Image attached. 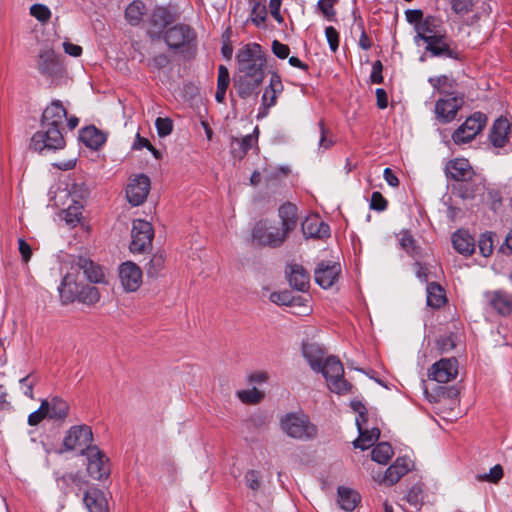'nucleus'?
I'll return each mask as SVG.
<instances>
[{
  "label": "nucleus",
  "instance_id": "35",
  "mask_svg": "<svg viewBox=\"0 0 512 512\" xmlns=\"http://www.w3.org/2000/svg\"><path fill=\"white\" fill-rule=\"evenodd\" d=\"M47 400V415L52 420H64L69 414L68 403L58 396H53Z\"/></svg>",
  "mask_w": 512,
  "mask_h": 512
},
{
  "label": "nucleus",
  "instance_id": "58",
  "mask_svg": "<svg viewBox=\"0 0 512 512\" xmlns=\"http://www.w3.org/2000/svg\"><path fill=\"white\" fill-rule=\"evenodd\" d=\"M325 36H326V39H327V42L329 44L330 49L333 52H336L338 50V47H339V33H338V31L334 27L328 26V27L325 28Z\"/></svg>",
  "mask_w": 512,
  "mask_h": 512
},
{
  "label": "nucleus",
  "instance_id": "5",
  "mask_svg": "<svg viewBox=\"0 0 512 512\" xmlns=\"http://www.w3.org/2000/svg\"><path fill=\"white\" fill-rule=\"evenodd\" d=\"M178 19V13L169 6H155L147 15L146 34L151 40H160Z\"/></svg>",
  "mask_w": 512,
  "mask_h": 512
},
{
  "label": "nucleus",
  "instance_id": "40",
  "mask_svg": "<svg viewBox=\"0 0 512 512\" xmlns=\"http://www.w3.org/2000/svg\"><path fill=\"white\" fill-rule=\"evenodd\" d=\"M146 7L142 1H133L125 10L126 20L133 26L140 24L145 15Z\"/></svg>",
  "mask_w": 512,
  "mask_h": 512
},
{
  "label": "nucleus",
  "instance_id": "8",
  "mask_svg": "<svg viewBox=\"0 0 512 512\" xmlns=\"http://www.w3.org/2000/svg\"><path fill=\"white\" fill-rule=\"evenodd\" d=\"M288 234L282 229L269 225L266 221L257 222L252 229V239L258 245L276 248L282 245Z\"/></svg>",
  "mask_w": 512,
  "mask_h": 512
},
{
  "label": "nucleus",
  "instance_id": "47",
  "mask_svg": "<svg viewBox=\"0 0 512 512\" xmlns=\"http://www.w3.org/2000/svg\"><path fill=\"white\" fill-rule=\"evenodd\" d=\"M406 500L415 511H419L423 504V491L421 487L413 486L408 491Z\"/></svg>",
  "mask_w": 512,
  "mask_h": 512
},
{
  "label": "nucleus",
  "instance_id": "21",
  "mask_svg": "<svg viewBox=\"0 0 512 512\" xmlns=\"http://www.w3.org/2000/svg\"><path fill=\"white\" fill-rule=\"evenodd\" d=\"M445 172L448 177L460 183L470 180L474 175L469 161L464 158L449 161L445 167Z\"/></svg>",
  "mask_w": 512,
  "mask_h": 512
},
{
  "label": "nucleus",
  "instance_id": "30",
  "mask_svg": "<svg viewBox=\"0 0 512 512\" xmlns=\"http://www.w3.org/2000/svg\"><path fill=\"white\" fill-rule=\"evenodd\" d=\"M489 303L499 314L506 316L512 312V295L503 291H494L487 294Z\"/></svg>",
  "mask_w": 512,
  "mask_h": 512
},
{
  "label": "nucleus",
  "instance_id": "54",
  "mask_svg": "<svg viewBox=\"0 0 512 512\" xmlns=\"http://www.w3.org/2000/svg\"><path fill=\"white\" fill-rule=\"evenodd\" d=\"M269 299L272 303L285 306H290L294 301L293 295L289 291L273 292L270 294Z\"/></svg>",
  "mask_w": 512,
  "mask_h": 512
},
{
  "label": "nucleus",
  "instance_id": "6",
  "mask_svg": "<svg viewBox=\"0 0 512 512\" xmlns=\"http://www.w3.org/2000/svg\"><path fill=\"white\" fill-rule=\"evenodd\" d=\"M316 372L322 373L330 391L337 394H344L350 391L351 384L344 379V368L337 357L327 356L321 364V368L316 370Z\"/></svg>",
  "mask_w": 512,
  "mask_h": 512
},
{
  "label": "nucleus",
  "instance_id": "52",
  "mask_svg": "<svg viewBox=\"0 0 512 512\" xmlns=\"http://www.w3.org/2000/svg\"><path fill=\"white\" fill-rule=\"evenodd\" d=\"M170 62V56L166 52H161L151 57L147 65L154 69L161 70L167 67L170 64Z\"/></svg>",
  "mask_w": 512,
  "mask_h": 512
},
{
  "label": "nucleus",
  "instance_id": "24",
  "mask_svg": "<svg viewBox=\"0 0 512 512\" xmlns=\"http://www.w3.org/2000/svg\"><path fill=\"white\" fill-rule=\"evenodd\" d=\"M286 274L291 287L300 292L308 290L310 275L303 266L296 263L290 264L286 269Z\"/></svg>",
  "mask_w": 512,
  "mask_h": 512
},
{
  "label": "nucleus",
  "instance_id": "14",
  "mask_svg": "<svg viewBox=\"0 0 512 512\" xmlns=\"http://www.w3.org/2000/svg\"><path fill=\"white\" fill-rule=\"evenodd\" d=\"M118 275L125 292H135L142 284V270L132 261H126L119 265Z\"/></svg>",
  "mask_w": 512,
  "mask_h": 512
},
{
  "label": "nucleus",
  "instance_id": "17",
  "mask_svg": "<svg viewBox=\"0 0 512 512\" xmlns=\"http://www.w3.org/2000/svg\"><path fill=\"white\" fill-rule=\"evenodd\" d=\"M415 30L417 33L415 41L420 39L425 43L446 33L441 20L435 16L425 17L421 22L416 24Z\"/></svg>",
  "mask_w": 512,
  "mask_h": 512
},
{
  "label": "nucleus",
  "instance_id": "15",
  "mask_svg": "<svg viewBox=\"0 0 512 512\" xmlns=\"http://www.w3.org/2000/svg\"><path fill=\"white\" fill-rule=\"evenodd\" d=\"M458 374V361L456 358H443L429 369L428 377L438 383H447L456 378Z\"/></svg>",
  "mask_w": 512,
  "mask_h": 512
},
{
  "label": "nucleus",
  "instance_id": "10",
  "mask_svg": "<svg viewBox=\"0 0 512 512\" xmlns=\"http://www.w3.org/2000/svg\"><path fill=\"white\" fill-rule=\"evenodd\" d=\"M93 432L90 426L82 424L70 427L63 439V447L66 451L80 450L81 455L88 447H93Z\"/></svg>",
  "mask_w": 512,
  "mask_h": 512
},
{
  "label": "nucleus",
  "instance_id": "7",
  "mask_svg": "<svg viewBox=\"0 0 512 512\" xmlns=\"http://www.w3.org/2000/svg\"><path fill=\"white\" fill-rule=\"evenodd\" d=\"M486 114L477 111L470 115L462 125L452 134V140L456 145L470 143L482 132L487 124Z\"/></svg>",
  "mask_w": 512,
  "mask_h": 512
},
{
  "label": "nucleus",
  "instance_id": "25",
  "mask_svg": "<svg viewBox=\"0 0 512 512\" xmlns=\"http://www.w3.org/2000/svg\"><path fill=\"white\" fill-rule=\"evenodd\" d=\"M259 129L256 126L253 133L246 135L245 137L238 139L233 138L231 141V153L234 158L242 159L246 153L253 147H257Z\"/></svg>",
  "mask_w": 512,
  "mask_h": 512
},
{
  "label": "nucleus",
  "instance_id": "51",
  "mask_svg": "<svg viewBox=\"0 0 512 512\" xmlns=\"http://www.w3.org/2000/svg\"><path fill=\"white\" fill-rule=\"evenodd\" d=\"M30 14L41 23H46L51 18L50 9L43 4H34L30 7Z\"/></svg>",
  "mask_w": 512,
  "mask_h": 512
},
{
  "label": "nucleus",
  "instance_id": "11",
  "mask_svg": "<svg viewBox=\"0 0 512 512\" xmlns=\"http://www.w3.org/2000/svg\"><path fill=\"white\" fill-rule=\"evenodd\" d=\"M154 231L151 223L146 220L133 221L130 250L133 253H142L151 247Z\"/></svg>",
  "mask_w": 512,
  "mask_h": 512
},
{
  "label": "nucleus",
  "instance_id": "22",
  "mask_svg": "<svg viewBox=\"0 0 512 512\" xmlns=\"http://www.w3.org/2000/svg\"><path fill=\"white\" fill-rule=\"evenodd\" d=\"M413 467V462L408 457H398L396 461L385 471L383 482L388 485L397 483L401 477L407 474Z\"/></svg>",
  "mask_w": 512,
  "mask_h": 512
},
{
  "label": "nucleus",
  "instance_id": "43",
  "mask_svg": "<svg viewBox=\"0 0 512 512\" xmlns=\"http://www.w3.org/2000/svg\"><path fill=\"white\" fill-rule=\"evenodd\" d=\"M393 456L392 446L387 442H381L371 452L372 460L379 464H387Z\"/></svg>",
  "mask_w": 512,
  "mask_h": 512
},
{
  "label": "nucleus",
  "instance_id": "57",
  "mask_svg": "<svg viewBox=\"0 0 512 512\" xmlns=\"http://www.w3.org/2000/svg\"><path fill=\"white\" fill-rule=\"evenodd\" d=\"M244 479L246 485L254 491L258 490L261 486V475L256 470L247 471L245 473Z\"/></svg>",
  "mask_w": 512,
  "mask_h": 512
},
{
  "label": "nucleus",
  "instance_id": "1",
  "mask_svg": "<svg viewBox=\"0 0 512 512\" xmlns=\"http://www.w3.org/2000/svg\"><path fill=\"white\" fill-rule=\"evenodd\" d=\"M238 73L234 77V88L242 99L250 97L265 77L266 56L259 44L246 45L236 56Z\"/></svg>",
  "mask_w": 512,
  "mask_h": 512
},
{
  "label": "nucleus",
  "instance_id": "9",
  "mask_svg": "<svg viewBox=\"0 0 512 512\" xmlns=\"http://www.w3.org/2000/svg\"><path fill=\"white\" fill-rule=\"evenodd\" d=\"M83 456L87 459V472L93 479L101 481L109 477L111 472L109 459L98 446L86 448Z\"/></svg>",
  "mask_w": 512,
  "mask_h": 512
},
{
  "label": "nucleus",
  "instance_id": "16",
  "mask_svg": "<svg viewBox=\"0 0 512 512\" xmlns=\"http://www.w3.org/2000/svg\"><path fill=\"white\" fill-rule=\"evenodd\" d=\"M463 103V98L457 96L439 99L435 104L437 120L443 124L452 122L456 118L458 111L462 108Z\"/></svg>",
  "mask_w": 512,
  "mask_h": 512
},
{
  "label": "nucleus",
  "instance_id": "55",
  "mask_svg": "<svg viewBox=\"0 0 512 512\" xmlns=\"http://www.w3.org/2000/svg\"><path fill=\"white\" fill-rule=\"evenodd\" d=\"M478 246H479V250H480L481 254L484 257L490 256L492 254V251H493L492 234H490V233L482 234L480 236Z\"/></svg>",
  "mask_w": 512,
  "mask_h": 512
},
{
  "label": "nucleus",
  "instance_id": "39",
  "mask_svg": "<svg viewBox=\"0 0 512 512\" xmlns=\"http://www.w3.org/2000/svg\"><path fill=\"white\" fill-rule=\"evenodd\" d=\"M446 301L444 290L436 283L431 282L427 286V305L432 308H440Z\"/></svg>",
  "mask_w": 512,
  "mask_h": 512
},
{
  "label": "nucleus",
  "instance_id": "42",
  "mask_svg": "<svg viewBox=\"0 0 512 512\" xmlns=\"http://www.w3.org/2000/svg\"><path fill=\"white\" fill-rule=\"evenodd\" d=\"M100 291L98 288L90 285H83L79 289L77 301L85 305H94L100 300Z\"/></svg>",
  "mask_w": 512,
  "mask_h": 512
},
{
  "label": "nucleus",
  "instance_id": "23",
  "mask_svg": "<svg viewBox=\"0 0 512 512\" xmlns=\"http://www.w3.org/2000/svg\"><path fill=\"white\" fill-rule=\"evenodd\" d=\"M283 91V84L281 77L273 73L270 77L269 85L265 88V91L262 95V106L264 111L261 113L262 116L267 114V110L273 107L277 102V97Z\"/></svg>",
  "mask_w": 512,
  "mask_h": 512
},
{
  "label": "nucleus",
  "instance_id": "33",
  "mask_svg": "<svg viewBox=\"0 0 512 512\" xmlns=\"http://www.w3.org/2000/svg\"><path fill=\"white\" fill-rule=\"evenodd\" d=\"M302 231L306 237L326 238L330 235V227L328 224L316 218H307L302 223Z\"/></svg>",
  "mask_w": 512,
  "mask_h": 512
},
{
  "label": "nucleus",
  "instance_id": "44",
  "mask_svg": "<svg viewBox=\"0 0 512 512\" xmlns=\"http://www.w3.org/2000/svg\"><path fill=\"white\" fill-rule=\"evenodd\" d=\"M236 395L245 404H257L264 398V393L255 387L248 390H238Z\"/></svg>",
  "mask_w": 512,
  "mask_h": 512
},
{
  "label": "nucleus",
  "instance_id": "31",
  "mask_svg": "<svg viewBox=\"0 0 512 512\" xmlns=\"http://www.w3.org/2000/svg\"><path fill=\"white\" fill-rule=\"evenodd\" d=\"M80 139L85 144V146L93 150L100 149L107 140L106 135L95 126H88L83 128L80 131Z\"/></svg>",
  "mask_w": 512,
  "mask_h": 512
},
{
  "label": "nucleus",
  "instance_id": "50",
  "mask_svg": "<svg viewBox=\"0 0 512 512\" xmlns=\"http://www.w3.org/2000/svg\"><path fill=\"white\" fill-rule=\"evenodd\" d=\"M47 400H42L40 407L29 414L27 422L30 426H37L42 420L48 418L47 415Z\"/></svg>",
  "mask_w": 512,
  "mask_h": 512
},
{
  "label": "nucleus",
  "instance_id": "48",
  "mask_svg": "<svg viewBox=\"0 0 512 512\" xmlns=\"http://www.w3.org/2000/svg\"><path fill=\"white\" fill-rule=\"evenodd\" d=\"M165 264V258L162 254H154L147 264V274L150 277L157 276L163 269Z\"/></svg>",
  "mask_w": 512,
  "mask_h": 512
},
{
  "label": "nucleus",
  "instance_id": "4",
  "mask_svg": "<svg viewBox=\"0 0 512 512\" xmlns=\"http://www.w3.org/2000/svg\"><path fill=\"white\" fill-rule=\"evenodd\" d=\"M280 427L289 437L298 440L316 438L318 429L309 417L303 413H288L280 420Z\"/></svg>",
  "mask_w": 512,
  "mask_h": 512
},
{
  "label": "nucleus",
  "instance_id": "41",
  "mask_svg": "<svg viewBox=\"0 0 512 512\" xmlns=\"http://www.w3.org/2000/svg\"><path fill=\"white\" fill-rule=\"evenodd\" d=\"M249 7L251 10L250 19L257 26L265 23L267 18V9L265 0H249Z\"/></svg>",
  "mask_w": 512,
  "mask_h": 512
},
{
  "label": "nucleus",
  "instance_id": "61",
  "mask_svg": "<svg viewBox=\"0 0 512 512\" xmlns=\"http://www.w3.org/2000/svg\"><path fill=\"white\" fill-rule=\"evenodd\" d=\"M272 52L276 57L279 59H286L289 56L290 48L288 45L283 44L282 42L278 40H274L272 42Z\"/></svg>",
  "mask_w": 512,
  "mask_h": 512
},
{
  "label": "nucleus",
  "instance_id": "36",
  "mask_svg": "<svg viewBox=\"0 0 512 512\" xmlns=\"http://www.w3.org/2000/svg\"><path fill=\"white\" fill-rule=\"evenodd\" d=\"M359 502L360 495L356 491L346 487L338 488V504L341 509L351 512L356 508Z\"/></svg>",
  "mask_w": 512,
  "mask_h": 512
},
{
  "label": "nucleus",
  "instance_id": "34",
  "mask_svg": "<svg viewBox=\"0 0 512 512\" xmlns=\"http://www.w3.org/2000/svg\"><path fill=\"white\" fill-rule=\"evenodd\" d=\"M278 213L282 224L281 229L289 234L297 225L298 218L296 205L286 202L280 206Z\"/></svg>",
  "mask_w": 512,
  "mask_h": 512
},
{
  "label": "nucleus",
  "instance_id": "38",
  "mask_svg": "<svg viewBox=\"0 0 512 512\" xmlns=\"http://www.w3.org/2000/svg\"><path fill=\"white\" fill-rule=\"evenodd\" d=\"M85 481L78 473H67L57 478V485L64 493H70L74 488L82 489Z\"/></svg>",
  "mask_w": 512,
  "mask_h": 512
},
{
  "label": "nucleus",
  "instance_id": "62",
  "mask_svg": "<svg viewBox=\"0 0 512 512\" xmlns=\"http://www.w3.org/2000/svg\"><path fill=\"white\" fill-rule=\"evenodd\" d=\"M457 194L463 199H470L474 197L475 187L474 185L466 182H461L457 187Z\"/></svg>",
  "mask_w": 512,
  "mask_h": 512
},
{
  "label": "nucleus",
  "instance_id": "37",
  "mask_svg": "<svg viewBox=\"0 0 512 512\" xmlns=\"http://www.w3.org/2000/svg\"><path fill=\"white\" fill-rule=\"evenodd\" d=\"M358 432L359 437L354 440L353 445L355 448H360L361 450L370 448L380 436V430L376 427H372L371 429L363 427V429L358 430Z\"/></svg>",
  "mask_w": 512,
  "mask_h": 512
},
{
  "label": "nucleus",
  "instance_id": "63",
  "mask_svg": "<svg viewBox=\"0 0 512 512\" xmlns=\"http://www.w3.org/2000/svg\"><path fill=\"white\" fill-rule=\"evenodd\" d=\"M337 1L338 0H319L317 6L328 19H332L335 16L333 6Z\"/></svg>",
  "mask_w": 512,
  "mask_h": 512
},
{
  "label": "nucleus",
  "instance_id": "18",
  "mask_svg": "<svg viewBox=\"0 0 512 512\" xmlns=\"http://www.w3.org/2000/svg\"><path fill=\"white\" fill-rule=\"evenodd\" d=\"M340 273V263L322 261L314 271L315 281L323 289H329L338 280Z\"/></svg>",
  "mask_w": 512,
  "mask_h": 512
},
{
  "label": "nucleus",
  "instance_id": "12",
  "mask_svg": "<svg viewBox=\"0 0 512 512\" xmlns=\"http://www.w3.org/2000/svg\"><path fill=\"white\" fill-rule=\"evenodd\" d=\"M72 267L82 271L86 280L93 284H107V277L104 268L86 256H78L74 260Z\"/></svg>",
  "mask_w": 512,
  "mask_h": 512
},
{
  "label": "nucleus",
  "instance_id": "45",
  "mask_svg": "<svg viewBox=\"0 0 512 512\" xmlns=\"http://www.w3.org/2000/svg\"><path fill=\"white\" fill-rule=\"evenodd\" d=\"M504 472L500 464L493 466L488 473L477 474L475 479L479 482L498 483L503 478Z\"/></svg>",
  "mask_w": 512,
  "mask_h": 512
},
{
  "label": "nucleus",
  "instance_id": "56",
  "mask_svg": "<svg viewBox=\"0 0 512 512\" xmlns=\"http://www.w3.org/2000/svg\"><path fill=\"white\" fill-rule=\"evenodd\" d=\"M451 9L456 14H467L472 11L474 6L473 0H451Z\"/></svg>",
  "mask_w": 512,
  "mask_h": 512
},
{
  "label": "nucleus",
  "instance_id": "32",
  "mask_svg": "<svg viewBox=\"0 0 512 512\" xmlns=\"http://www.w3.org/2000/svg\"><path fill=\"white\" fill-rule=\"evenodd\" d=\"M452 244L457 252L465 256L472 255L475 251L473 237L464 230H458L452 235Z\"/></svg>",
  "mask_w": 512,
  "mask_h": 512
},
{
  "label": "nucleus",
  "instance_id": "2",
  "mask_svg": "<svg viewBox=\"0 0 512 512\" xmlns=\"http://www.w3.org/2000/svg\"><path fill=\"white\" fill-rule=\"evenodd\" d=\"M67 119V111L60 100H54L47 106L41 118V129L31 138V148L39 153L54 152L65 147V139L61 131L63 121Z\"/></svg>",
  "mask_w": 512,
  "mask_h": 512
},
{
  "label": "nucleus",
  "instance_id": "53",
  "mask_svg": "<svg viewBox=\"0 0 512 512\" xmlns=\"http://www.w3.org/2000/svg\"><path fill=\"white\" fill-rule=\"evenodd\" d=\"M155 127L157 130V133L160 137H166L169 134H171L173 130V122L170 118L165 117H158L155 120Z\"/></svg>",
  "mask_w": 512,
  "mask_h": 512
},
{
  "label": "nucleus",
  "instance_id": "60",
  "mask_svg": "<svg viewBox=\"0 0 512 512\" xmlns=\"http://www.w3.org/2000/svg\"><path fill=\"white\" fill-rule=\"evenodd\" d=\"M370 208L376 211H384L387 208V200L378 191L371 195Z\"/></svg>",
  "mask_w": 512,
  "mask_h": 512
},
{
  "label": "nucleus",
  "instance_id": "59",
  "mask_svg": "<svg viewBox=\"0 0 512 512\" xmlns=\"http://www.w3.org/2000/svg\"><path fill=\"white\" fill-rule=\"evenodd\" d=\"M229 84H230L229 70L226 66L220 65L218 67L217 88L227 90Z\"/></svg>",
  "mask_w": 512,
  "mask_h": 512
},
{
  "label": "nucleus",
  "instance_id": "20",
  "mask_svg": "<svg viewBox=\"0 0 512 512\" xmlns=\"http://www.w3.org/2000/svg\"><path fill=\"white\" fill-rule=\"evenodd\" d=\"M426 51L433 57H446L454 60H460V53L451 48L446 33L438 36L436 39L426 42Z\"/></svg>",
  "mask_w": 512,
  "mask_h": 512
},
{
  "label": "nucleus",
  "instance_id": "13",
  "mask_svg": "<svg viewBox=\"0 0 512 512\" xmlns=\"http://www.w3.org/2000/svg\"><path fill=\"white\" fill-rule=\"evenodd\" d=\"M150 191V179L145 174L135 175L126 188V197L133 206H139L146 200Z\"/></svg>",
  "mask_w": 512,
  "mask_h": 512
},
{
  "label": "nucleus",
  "instance_id": "64",
  "mask_svg": "<svg viewBox=\"0 0 512 512\" xmlns=\"http://www.w3.org/2000/svg\"><path fill=\"white\" fill-rule=\"evenodd\" d=\"M383 64L380 60H376L372 65V71L370 75V80L372 83L380 84L383 82Z\"/></svg>",
  "mask_w": 512,
  "mask_h": 512
},
{
  "label": "nucleus",
  "instance_id": "26",
  "mask_svg": "<svg viewBox=\"0 0 512 512\" xmlns=\"http://www.w3.org/2000/svg\"><path fill=\"white\" fill-rule=\"evenodd\" d=\"M79 285L76 282L75 277L67 273L61 280L58 287L60 301L63 305L73 303L78 298Z\"/></svg>",
  "mask_w": 512,
  "mask_h": 512
},
{
  "label": "nucleus",
  "instance_id": "49",
  "mask_svg": "<svg viewBox=\"0 0 512 512\" xmlns=\"http://www.w3.org/2000/svg\"><path fill=\"white\" fill-rule=\"evenodd\" d=\"M399 241L402 249L405 250L408 254H410L411 256H415L418 254L416 241L408 231L401 233Z\"/></svg>",
  "mask_w": 512,
  "mask_h": 512
},
{
  "label": "nucleus",
  "instance_id": "29",
  "mask_svg": "<svg viewBox=\"0 0 512 512\" xmlns=\"http://www.w3.org/2000/svg\"><path fill=\"white\" fill-rule=\"evenodd\" d=\"M38 70L43 75L54 76L60 72V65L53 49L47 48L40 52Z\"/></svg>",
  "mask_w": 512,
  "mask_h": 512
},
{
  "label": "nucleus",
  "instance_id": "46",
  "mask_svg": "<svg viewBox=\"0 0 512 512\" xmlns=\"http://www.w3.org/2000/svg\"><path fill=\"white\" fill-rule=\"evenodd\" d=\"M37 383L38 377L33 373H29L19 380V387L26 397L34 399L33 389Z\"/></svg>",
  "mask_w": 512,
  "mask_h": 512
},
{
  "label": "nucleus",
  "instance_id": "3",
  "mask_svg": "<svg viewBox=\"0 0 512 512\" xmlns=\"http://www.w3.org/2000/svg\"><path fill=\"white\" fill-rule=\"evenodd\" d=\"M168 50L180 55L184 59H192L198 50L196 30L189 24L175 22L164 33L161 39Z\"/></svg>",
  "mask_w": 512,
  "mask_h": 512
},
{
  "label": "nucleus",
  "instance_id": "28",
  "mask_svg": "<svg viewBox=\"0 0 512 512\" xmlns=\"http://www.w3.org/2000/svg\"><path fill=\"white\" fill-rule=\"evenodd\" d=\"M83 501L89 512H108V501L105 493L97 488L85 492Z\"/></svg>",
  "mask_w": 512,
  "mask_h": 512
},
{
  "label": "nucleus",
  "instance_id": "27",
  "mask_svg": "<svg viewBox=\"0 0 512 512\" xmlns=\"http://www.w3.org/2000/svg\"><path fill=\"white\" fill-rule=\"evenodd\" d=\"M302 355L308 362L310 368L316 372L321 368V364L326 359V352L323 347L317 343H303Z\"/></svg>",
  "mask_w": 512,
  "mask_h": 512
},
{
  "label": "nucleus",
  "instance_id": "19",
  "mask_svg": "<svg viewBox=\"0 0 512 512\" xmlns=\"http://www.w3.org/2000/svg\"><path fill=\"white\" fill-rule=\"evenodd\" d=\"M512 134V123L506 117L497 118L489 131L488 139L495 148H504L510 140Z\"/></svg>",
  "mask_w": 512,
  "mask_h": 512
}]
</instances>
